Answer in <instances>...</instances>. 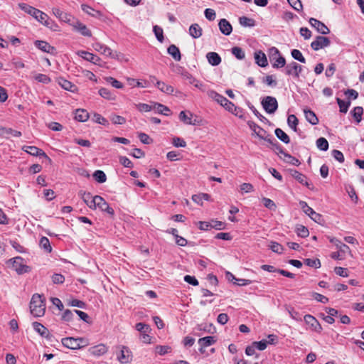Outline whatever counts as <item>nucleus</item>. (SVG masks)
Segmentation results:
<instances>
[{"mask_svg":"<svg viewBox=\"0 0 364 364\" xmlns=\"http://www.w3.org/2000/svg\"><path fill=\"white\" fill-rule=\"evenodd\" d=\"M73 114L74 119L80 122H86L90 117L88 112L85 109H77Z\"/></svg>","mask_w":364,"mask_h":364,"instance_id":"obj_21","label":"nucleus"},{"mask_svg":"<svg viewBox=\"0 0 364 364\" xmlns=\"http://www.w3.org/2000/svg\"><path fill=\"white\" fill-rule=\"evenodd\" d=\"M36 80L39 82H42L44 84H48L50 82V78L44 74H38L35 76Z\"/></svg>","mask_w":364,"mask_h":364,"instance_id":"obj_60","label":"nucleus"},{"mask_svg":"<svg viewBox=\"0 0 364 364\" xmlns=\"http://www.w3.org/2000/svg\"><path fill=\"white\" fill-rule=\"evenodd\" d=\"M107 82L110 83L112 87L117 89H122L124 87L123 84L119 80H116L112 77H106L105 78Z\"/></svg>","mask_w":364,"mask_h":364,"instance_id":"obj_46","label":"nucleus"},{"mask_svg":"<svg viewBox=\"0 0 364 364\" xmlns=\"http://www.w3.org/2000/svg\"><path fill=\"white\" fill-rule=\"evenodd\" d=\"M18 6L21 10L33 16L38 22L47 27H50V22L49 17L44 12L25 3L18 4Z\"/></svg>","mask_w":364,"mask_h":364,"instance_id":"obj_1","label":"nucleus"},{"mask_svg":"<svg viewBox=\"0 0 364 364\" xmlns=\"http://www.w3.org/2000/svg\"><path fill=\"white\" fill-rule=\"evenodd\" d=\"M205 16L209 21L215 20L216 17L215 11L212 9H206L204 11Z\"/></svg>","mask_w":364,"mask_h":364,"instance_id":"obj_64","label":"nucleus"},{"mask_svg":"<svg viewBox=\"0 0 364 364\" xmlns=\"http://www.w3.org/2000/svg\"><path fill=\"white\" fill-rule=\"evenodd\" d=\"M80 194L81 196L82 199L87 204V205L90 208L92 209L93 206L91 205L92 203H90V202L92 201V198H93L92 195L90 193H85V192H83V193L80 192Z\"/></svg>","mask_w":364,"mask_h":364,"instance_id":"obj_48","label":"nucleus"},{"mask_svg":"<svg viewBox=\"0 0 364 364\" xmlns=\"http://www.w3.org/2000/svg\"><path fill=\"white\" fill-rule=\"evenodd\" d=\"M156 86L163 92L166 94H172L174 91L173 87L169 85H166L165 82L161 81H157Z\"/></svg>","mask_w":364,"mask_h":364,"instance_id":"obj_35","label":"nucleus"},{"mask_svg":"<svg viewBox=\"0 0 364 364\" xmlns=\"http://www.w3.org/2000/svg\"><path fill=\"white\" fill-rule=\"evenodd\" d=\"M269 144H271L273 146V149L274 150L277 152V153H279V154H282L284 156V154H287L284 150H283V148L282 146L274 139H272V137L271 136V142H269Z\"/></svg>","mask_w":364,"mask_h":364,"instance_id":"obj_52","label":"nucleus"},{"mask_svg":"<svg viewBox=\"0 0 364 364\" xmlns=\"http://www.w3.org/2000/svg\"><path fill=\"white\" fill-rule=\"evenodd\" d=\"M72 26L73 30L80 33L82 36L87 37H90L92 36L91 31L84 23L77 21L76 22H73Z\"/></svg>","mask_w":364,"mask_h":364,"instance_id":"obj_17","label":"nucleus"},{"mask_svg":"<svg viewBox=\"0 0 364 364\" xmlns=\"http://www.w3.org/2000/svg\"><path fill=\"white\" fill-rule=\"evenodd\" d=\"M299 205L302 210L304 211V213L308 215L311 218V219H312L317 223H321L323 220L322 215L319 213H316L311 207L308 205L306 202L301 200L299 202Z\"/></svg>","mask_w":364,"mask_h":364,"instance_id":"obj_7","label":"nucleus"},{"mask_svg":"<svg viewBox=\"0 0 364 364\" xmlns=\"http://www.w3.org/2000/svg\"><path fill=\"white\" fill-rule=\"evenodd\" d=\"M108 348L105 344H99L97 346H95L93 347H91L89 349V352L90 354L95 355V356H100L102 355H104L107 352Z\"/></svg>","mask_w":364,"mask_h":364,"instance_id":"obj_24","label":"nucleus"},{"mask_svg":"<svg viewBox=\"0 0 364 364\" xmlns=\"http://www.w3.org/2000/svg\"><path fill=\"white\" fill-rule=\"evenodd\" d=\"M337 103L340 108V112L342 113H346L348 112V109L350 105V101H344L340 98L336 99Z\"/></svg>","mask_w":364,"mask_h":364,"instance_id":"obj_43","label":"nucleus"},{"mask_svg":"<svg viewBox=\"0 0 364 364\" xmlns=\"http://www.w3.org/2000/svg\"><path fill=\"white\" fill-rule=\"evenodd\" d=\"M232 53L239 60H242L245 57V52L240 47H233L232 48Z\"/></svg>","mask_w":364,"mask_h":364,"instance_id":"obj_53","label":"nucleus"},{"mask_svg":"<svg viewBox=\"0 0 364 364\" xmlns=\"http://www.w3.org/2000/svg\"><path fill=\"white\" fill-rule=\"evenodd\" d=\"M353 117L355 119V121L359 123L362 119V114L363 113V109L362 107H355L351 111Z\"/></svg>","mask_w":364,"mask_h":364,"instance_id":"obj_41","label":"nucleus"},{"mask_svg":"<svg viewBox=\"0 0 364 364\" xmlns=\"http://www.w3.org/2000/svg\"><path fill=\"white\" fill-rule=\"evenodd\" d=\"M302 71L303 67L294 61L284 66V73L288 76H292L294 79H299Z\"/></svg>","mask_w":364,"mask_h":364,"instance_id":"obj_5","label":"nucleus"},{"mask_svg":"<svg viewBox=\"0 0 364 364\" xmlns=\"http://www.w3.org/2000/svg\"><path fill=\"white\" fill-rule=\"evenodd\" d=\"M182 76L188 80V82L193 85L196 88L200 90L201 91H205V85L202 82L196 79L191 74L188 72H184L182 73Z\"/></svg>","mask_w":364,"mask_h":364,"instance_id":"obj_18","label":"nucleus"},{"mask_svg":"<svg viewBox=\"0 0 364 364\" xmlns=\"http://www.w3.org/2000/svg\"><path fill=\"white\" fill-rule=\"evenodd\" d=\"M309 23L312 27L315 28L318 33L323 35L330 33V30L323 22L314 18H311L309 19Z\"/></svg>","mask_w":364,"mask_h":364,"instance_id":"obj_12","label":"nucleus"},{"mask_svg":"<svg viewBox=\"0 0 364 364\" xmlns=\"http://www.w3.org/2000/svg\"><path fill=\"white\" fill-rule=\"evenodd\" d=\"M331 41L328 38L318 36L316 39L311 42V47L314 50H318L330 45Z\"/></svg>","mask_w":364,"mask_h":364,"instance_id":"obj_10","label":"nucleus"},{"mask_svg":"<svg viewBox=\"0 0 364 364\" xmlns=\"http://www.w3.org/2000/svg\"><path fill=\"white\" fill-rule=\"evenodd\" d=\"M153 109H155L158 113L166 116H168L170 112V109L168 107L160 103H154Z\"/></svg>","mask_w":364,"mask_h":364,"instance_id":"obj_37","label":"nucleus"},{"mask_svg":"<svg viewBox=\"0 0 364 364\" xmlns=\"http://www.w3.org/2000/svg\"><path fill=\"white\" fill-rule=\"evenodd\" d=\"M30 311L31 314L36 317H40L44 315L46 304L42 295L34 294L32 296L30 302Z\"/></svg>","mask_w":364,"mask_h":364,"instance_id":"obj_2","label":"nucleus"},{"mask_svg":"<svg viewBox=\"0 0 364 364\" xmlns=\"http://www.w3.org/2000/svg\"><path fill=\"white\" fill-rule=\"evenodd\" d=\"M291 55L294 59H295L302 63H306V59L303 56V55L300 50H299L297 49H293L291 52Z\"/></svg>","mask_w":364,"mask_h":364,"instance_id":"obj_47","label":"nucleus"},{"mask_svg":"<svg viewBox=\"0 0 364 364\" xmlns=\"http://www.w3.org/2000/svg\"><path fill=\"white\" fill-rule=\"evenodd\" d=\"M216 342V339L214 336H208L201 338L198 340V344L200 346L199 350L203 353V348L210 346Z\"/></svg>","mask_w":364,"mask_h":364,"instance_id":"obj_20","label":"nucleus"},{"mask_svg":"<svg viewBox=\"0 0 364 364\" xmlns=\"http://www.w3.org/2000/svg\"><path fill=\"white\" fill-rule=\"evenodd\" d=\"M264 109L269 114H273L278 108L277 100L272 96L264 97L261 102Z\"/></svg>","mask_w":364,"mask_h":364,"instance_id":"obj_6","label":"nucleus"},{"mask_svg":"<svg viewBox=\"0 0 364 364\" xmlns=\"http://www.w3.org/2000/svg\"><path fill=\"white\" fill-rule=\"evenodd\" d=\"M247 124L255 134L262 139L271 142V136L267 134V132L252 121H248Z\"/></svg>","mask_w":364,"mask_h":364,"instance_id":"obj_9","label":"nucleus"},{"mask_svg":"<svg viewBox=\"0 0 364 364\" xmlns=\"http://www.w3.org/2000/svg\"><path fill=\"white\" fill-rule=\"evenodd\" d=\"M92 120L100 124L108 125V121L98 113H95Z\"/></svg>","mask_w":364,"mask_h":364,"instance_id":"obj_54","label":"nucleus"},{"mask_svg":"<svg viewBox=\"0 0 364 364\" xmlns=\"http://www.w3.org/2000/svg\"><path fill=\"white\" fill-rule=\"evenodd\" d=\"M82 9L84 12L95 18H100L102 16L101 11L95 10L86 4H82Z\"/></svg>","mask_w":364,"mask_h":364,"instance_id":"obj_30","label":"nucleus"},{"mask_svg":"<svg viewBox=\"0 0 364 364\" xmlns=\"http://www.w3.org/2000/svg\"><path fill=\"white\" fill-rule=\"evenodd\" d=\"M291 174L299 183L310 188L311 184L309 183L307 177L305 175L296 170H291Z\"/></svg>","mask_w":364,"mask_h":364,"instance_id":"obj_23","label":"nucleus"},{"mask_svg":"<svg viewBox=\"0 0 364 364\" xmlns=\"http://www.w3.org/2000/svg\"><path fill=\"white\" fill-rule=\"evenodd\" d=\"M304 264L314 268H319L321 267V262L318 259H305Z\"/></svg>","mask_w":364,"mask_h":364,"instance_id":"obj_51","label":"nucleus"},{"mask_svg":"<svg viewBox=\"0 0 364 364\" xmlns=\"http://www.w3.org/2000/svg\"><path fill=\"white\" fill-rule=\"evenodd\" d=\"M92 205V209H96L98 208L101 210L105 208V207L108 205V203L105 201V200L100 196H95L92 198V201L90 202Z\"/></svg>","mask_w":364,"mask_h":364,"instance_id":"obj_22","label":"nucleus"},{"mask_svg":"<svg viewBox=\"0 0 364 364\" xmlns=\"http://www.w3.org/2000/svg\"><path fill=\"white\" fill-rule=\"evenodd\" d=\"M75 313V314L78 315L79 317L80 318V319H82V321H84L86 323H89V316L87 315V314H86L85 312L84 311H82L80 310H73V311H70V315H73V314Z\"/></svg>","mask_w":364,"mask_h":364,"instance_id":"obj_55","label":"nucleus"},{"mask_svg":"<svg viewBox=\"0 0 364 364\" xmlns=\"http://www.w3.org/2000/svg\"><path fill=\"white\" fill-rule=\"evenodd\" d=\"M98 93L102 97H103L106 100H116L115 94L107 88H105V87L100 88L98 91Z\"/></svg>","mask_w":364,"mask_h":364,"instance_id":"obj_33","label":"nucleus"},{"mask_svg":"<svg viewBox=\"0 0 364 364\" xmlns=\"http://www.w3.org/2000/svg\"><path fill=\"white\" fill-rule=\"evenodd\" d=\"M269 247L272 252L279 254H282L284 250L283 247L279 243L276 242H271Z\"/></svg>","mask_w":364,"mask_h":364,"instance_id":"obj_57","label":"nucleus"},{"mask_svg":"<svg viewBox=\"0 0 364 364\" xmlns=\"http://www.w3.org/2000/svg\"><path fill=\"white\" fill-rule=\"evenodd\" d=\"M112 122L114 124H124L126 119L122 116L114 114L110 118Z\"/></svg>","mask_w":364,"mask_h":364,"instance_id":"obj_58","label":"nucleus"},{"mask_svg":"<svg viewBox=\"0 0 364 364\" xmlns=\"http://www.w3.org/2000/svg\"><path fill=\"white\" fill-rule=\"evenodd\" d=\"M218 26L220 32L225 36H229L232 31L231 24L225 18L221 19Z\"/></svg>","mask_w":364,"mask_h":364,"instance_id":"obj_25","label":"nucleus"},{"mask_svg":"<svg viewBox=\"0 0 364 364\" xmlns=\"http://www.w3.org/2000/svg\"><path fill=\"white\" fill-rule=\"evenodd\" d=\"M269 58L274 68H282L286 65L285 58L281 55L279 50L275 47L269 49Z\"/></svg>","mask_w":364,"mask_h":364,"instance_id":"obj_3","label":"nucleus"},{"mask_svg":"<svg viewBox=\"0 0 364 364\" xmlns=\"http://www.w3.org/2000/svg\"><path fill=\"white\" fill-rule=\"evenodd\" d=\"M306 119L312 125H316L318 123V119L316 114L311 109L304 110Z\"/></svg>","mask_w":364,"mask_h":364,"instance_id":"obj_32","label":"nucleus"},{"mask_svg":"<svg viewBox=\"0 0 364 364\" xmlns=\"http://www.w3.org/2000/svg\"><path fill=\"white\" fill-rule=\"evenodd\" d=\"M10 262H12V267L18 274L28 272L31 270L30 267L25 264L23 259L20 257L10 259Z\"/></svg>","mask_w":364,"mask_h":364,"instance_id":"obj_8","label":"nucleus"},{"mask_svg":"<svg viewBox=\"0 0 364 364\" xmlns=\"http://www.w3.org/2000/svg\"><path fill=\"white\" fill-rule=\"evenodd\" d=\"M39 245L42 249L45 250V252H50L52 251L50 241L46 237H42L41 238Z\"/></svg>","mask_w":364,"mask_h":364,"instance_id":"obj_40","label":"nucleus"},{"mask_svg":"<svg viewBox=\"0 0 364 364\" xmlns=\"http://www.w3.org/2000/svg\"><path fill=\"white\" fill-rule=\"evenodd\" d=\"M189 114L190 116H188L185 111H181L179 114L180 120L186 124H196V122H193L191 119L193 116L192 113L189 112Z\"/></svg>","mask_w":364,"mask_h":364,"instance_id":"obj_38","label":"nucleus"},{"mask_svg":"<svg viewBox=\"0 0 364 364\" xmlns=\"http://www.w3.org/2000/svg\"><path fill=\"white\" fill-rule=\"evenodd\" d=\"M92 48L94 50L102 55H105L106 56H111L112 55V50L110 48L107 47L106 45L102 44L99 42H96L92 44Z\"/></svg>","mask_w":364,"mask_h":364,"instance_id":"obj_19","label":"nucleus"},{"mask_svg":"<svg viewBox=\"0 0 364 364\" xmlns=\"http://www.w3.org/2000/svg\"><path fill=\"white\" fill-rule=\"evenodd\" d=\"M93 178L96 181L100 183H105L107 180L105 173L101 170L95 171L93 173Z\"/></svg>","mask_w":364,"mask_h":364,"instance_id":"obj_42","label":"nucleus"},{"mask_svg":"<svg viewBox=\"0 0 364 364\" xmlns=\"http://www.w3.org/2000/svg\"><path fill=\"white\" fill-rule=\"evenodd\" d=\"M304 319L306 323L310 326L314 331L316 332L321 331L322 327L314 316L310 314H307L304 316Z\"/></svg>","mask_w":364,"mask_h":364,"instance_id":"obj_16","label":"nucleus"},{"mask_svg":"<svg viewBox=\"0 0 364 364\" xmlns=\"http://www.w3.org/2000/svg\"><path fill=\"white\" fill-rule=\"evenodd\" d=\"M334 272L336 274L343 277H348V271L346 268H343L341 267H336L334 269Z\"/></svg>","mask_w":364,"mask_h":364,"instance_id":"obj_62","label":"nucleus"},{"mask_svg":"<svg viewBox=\"0 0 364 364\" xmlns=\"http://www.w3.org/2000/svg\"><path fill=\"white\" fill-rule=\"evenodd\" d=\"M153 31L157 38V40L162 43L164 41V31L163 29L159 26H154L153 27Z\"/></svg>","mask_w":364,"mask_h":364,"instance_id":"obj_50","label":"nucleus"},{"mask_svg":"<svg viewBox=\"0 0 364 364\" xmlns=\"http://www.w3.org/2000/svg\"><path fill=\"white\" fill-rule=\"evenodd\" d=\"M277 137L285 144L290 142L289 136L280 128H277L274 131Z\"/></svg>","mask_w":364,"mask_h":364,"instance_id":"obj_36","label":"nucleus"},{"mask_svg":"<svg viewBox=\"0 0 364 364\" xmlns=\"http://www.w3.org/2000/svg\"><path fill=\"white\" fill-rule=\"evenodd\" d=\"M316 146L321 151H327L328 149V142L324 137H320L316 140Z\"/></svg>","mask_w":364,"mask_h":364,"instance_id":"obj_44","label":"nucleus"},{"mask_svg":"<svg viewBox=\"0 0 364 364\" xmlns=\"http://www.w3.org/2000/svg\"><path fill=\"white\" fill-rule=\"evenodd\" d=\"M208 96L219 103L228 111H232L233 107V103L229 101L226 97L220 95L214 90H210L208 92Z\"/></svg>","mask_w":364,"mask_h":364,"instance_id":"obj_4","label":"nucleus"},{"mask_svg":"<svg viewBox=\"0 0 364 364\" xmlns=\"http://www.w3.org/2000/svg\"><path fill=\"white\" fill-rule=\"evenodd\" d=\"M262 201H263L264 205L267 208L272 210H274L276 209V208H277L276 204L272 200L267 198H263Z\"/></svg>","mask_w":364,"mask_h":364,"instance_id":"obj_56","label":"nucleus"},{"mask_svg":"<svg viewBox=\"0 0 364 364\" xmlns=\"http://www.w3.org/2000/svg\"><path fill=\"white\" fill-rule=\"evenodd\" d=\"M239 22L241 26L245 27H253L255 26V21L246 16H242L239 18Z\"/></svg>","mask_w":364,"mask_h":364,"instance_id":"obj_39","label":"nucleus"},{"mask_svg":"<svg viewBox=\"0 0 364 364\" xmlns=\"http://www.w3.org/2000/svg\"><path fill=\"white\" fill-rule=\"evenodd\" d=\"M136 329L141 334L143 333H148L150 331V327L144 323H138L136 324Z\"/></svg>","mask_w":364,"mask_h":364,"instance_id":"obj_59","label":"nucleus"},{"mask_svg":"<svg viewBox=\"0 0 364 364\" xmlns=\"http://www.w3.org/2000/svg\"><path fill=\"white\" fill-rule=\"evenodd\" d=\"M121 350L117 355V360L122 364L129 363L132 358V353L128 347L122 346L120 347Z\"/></svg>","mask_w":364,"mask_h":364,"instance_id":"obj_11","label":"nucleus"},{"mask_svg":"<svg viewBox=\"0 0 364 364\" xmlns=\"http://www.w3.org/2000/svg\"><path fill=\"white\" fill-rule=\"evenodd\" d=\"M33 327L34 330L38 332L42 337L48 338L50 333L48 329L45 327L43 324L38 322H33Z\"/></svg>","mask_w":364,"mask_h":364,"instance_id":"obj_27","label":"nucleus"},{"mask_svg":"<svg viewBox=\"0 0 364 364\" xmlns=\"http://www.w3.org/2000/svg\"><path fill=\"white\" fill-rule=\"evenodd\" d=\"M255 59L256 63L260 67L264 68L268 65L266 55L261 50L255 53Z\"/></svg>","mask_w":364,"mask_h":364,"instance_id":"obj_26","label":"nucleus"},{"mask_svg":"<svg viewBox=\"0 0 364 364\" xmlns=\"http://www.w3.org/2000/svg\"><path fill=\"white\" fill-rule=\"evenodd\" d=\"M208 63L213 66H217L221 63L220 56L215 52H209L206 55Z\"/></svg>","mask_w":364,"mask_h":364,"instance_id":"obj_28","label":"nucleus"},{"mask_svg":"<svg viewBox=\"0 0 364 364\" xmlns=\"http://www.w3.org/2000/svg\"><path fill=\"white\" fill-rule=\"evenodd\" d=\"M299 120L294 114L289 115L287 118V124L294 131L296 132V127L298 125Z\"/></svg>","mask_w":364,"mask_h":364,"instance_id":"obj_45","label":"nucleus"},{"mask_svg":"<svg viewBox=\"0 0 364 364\" xmlns=\"http://www.w3.org/2000/svg\"><path fill=\"white\" fill-rule=\"evenodd\" d=\"M296 232L298 236L301 237H306L309 234V230L302 225H297Z\"/></svg>","mask_w":364,"mask_h":364,"instance_id":"obj_49","label":"nucleus"},{"mask_svg":"<svg viewBox=\"0 0 364 364\" xmlns=\"http://www.w3.org/2000/svg\"><path fill=\"white\" fill-rule=\"evenodd\" d=\"M168 53L173 57V58L176 61H180L181 59V55L180 50L177 46L175 45H171L167 49Z\"/></svg>","mask_w":364,"mask_h":364,"instance_id":"obj_34","label":"nucleus"},{"mask_svg":"<svg viewBox=\"0 0 364 364\" xmlns=\"http://www.w3.org/2000/svg\"><path fill=\"white\" fill-rule=\"evenodd\" d=\"M23 150L32 156H43L49 161H50V158L46 154V153L42 149H41L36 146H24L23 147Z\"/></svg>","mask_w":364,"mask_h":364,"instance_id":"obj_14","label":"nucleus"},{"mask_svg":"<svg viewBox=\"0 0 364 364\" xmlns=\"http://www.w3.org/2000/svg\"><path fill=\"white\" fill-rule=\"evenodd\" d=\"M203 30L198 23L192 24L189 28V34L193 38H198L202 36Z\"/></svg>","mask_w":364,"mask_h":364,"instance_id":"obj_31","label":"nucleus"},{"mask_svg":"<svg viewBox=\"0 0 364 364\" xmlns=\"http://www.w3.org/2000/svg\"><path fill=\"white\" fill-rule=\"evenodd\" d=\"M88 340L84 338H74L70 337V349H80L88 346Z\"/></svg>","mask_w":364,"mask_h":364,"instance_id":"obj_13","label":"nucleus"},{"mask_svg":"<svg viewBox=\"0 0 364 364\" xmlns=\"http://www.w3.org/2000/svg\"><path fill=\"white\" fill-rule=\"evenodd\" d=\"M35 46L43 52L51 53L54 50V48L48 43L43 41H36Z\"/></svg>","mask_w":364,"mask_h":364,"instance_id":"obj_29","label":"nucleus"},{"mask_svg":"<svg viewBox=\"0 0 364 364\" xmlns=\"http://www.w3.org/2000/svg\"><path fill=\"white\" fill-rule=\"evenodd\" d=\"M138 137L141 142L144 144H149L152 142V139L149 137V136L145 133H139Z\"/></svg>","mask_w":364,"mask_h":364,"instance_id":"obj_63","label":"nucleus"},{"mask_svg":"<svg viewBox=\"0 0 364 364\" xmlns=\"http://www.w3.org/2000/svg\"><path fill=\"white\" fill-rule=\"evenodd\" d=\"M287 1L296 11H299L303 8L300 0H287Z\"/></svg>","mask_w":364,"mask_h":364,"instance_id":"obj_61","label":"nucleus"},{"mask_svg":"<svg viewBox=\"0 0 364 364\" xmlns=\"http://www.w3.org/2000/svg\"><path fill=\"white\" fill-rule=\"evenodd\" d=\"M77 54L83 59L89 62H91L95 65H100V62L101 61L100 57L87 51L79 50L77 52Z\"/></svg>","mask_w":364,"mask_h":364,"instance_id":"obj_15","label":"nucleus"}]
</instances>
